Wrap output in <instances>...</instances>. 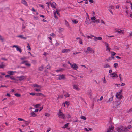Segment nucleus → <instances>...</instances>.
<instances>
[{"label": "nucleus", "mask_w": 132, "mask_h": 132, "mask_svg": "<svg viewBox=\"0 0 132 132\" xmlns=\"http://www.w3.org/2000/svg\"><path fill=\"white\" fill-rule=\"evenodd\" d=\"M58 116L59 117L61 118L62 119H65L66 117L65 115L60 110H59V113L58 114Z\"/></svg>", "instance_id": "nucleus-1"}, {"label": "nucleus", "mask_w": 132, "mask_h": 132, "mask_svg": "<svg viewBox=\"0 0 132 132\" xmlns=\"http://www.w3.org/2000/svg\"><path fill=\"white\" fill-rule=\"evenodd\" d=\"M122 92V90H121L119 92L116 93V96L117 98L120 99L122 98V95L121 94Z\"/></svg>", "instance_id": "nucleus-2"}, {"label": "nucleus", "mask_w": 132, "mask_h": 132, "mask_svg": "<svg viewBox=\"0 0 132 132\" xmlns=\"http://www.w3.org/2000/svg\"><path fill=\"white\" fill-rule=\"evenodd\" d=\"M71 68L73 69H74L75 70H77L78 67L77 66V65L75 63H73L72 64L71 66Z\"/></svg>", "instance_id": "nucleus-3"}, {"label": "nucleus", "mask_w": 132, "mask_h": 132, "mask_svg": "<svg viewBox=\"0 0 132 132\" xmlns=\"http://www.w3.org/2000/svg\"><path fill=\"white\" fill-rule=\"evenodd\" d=\"M94 50L89 47H88L87 48V50L85 51V52L87 53H89L92 52Z\"/></svg>", "instance_id": "nucleus-4"}, {"label": "nucleus", "mask_w": 132, "mask_h": 132, "mask_svg": "<svg viewBox=\"0 0 132 132\" xmlns=\"http://www.w3.org/2000/svg\"><path fill=\"white\" fill-rule=\"evenodd\" d=\"M109 75H110V77H112L113 79L117 78L118 77V75L115 73L110 74Z\"/></svg>", "instance_id": "nucleus-5"}, {"label": "nucleus", "mask_w": 132, "mask_h": 132, "mask_svg": "<svg viewBox=\"0 0 132 132\" xmlns=\"http://www.w3.org/2000/svg\"><path fill=\"white\" fill-rule=\"evenodd\" d=\"M116 129L117 131L118 132H122L124 131H124V128L123 129H121L120 128L117 127Z\"/></svg>", "instance_id": "nucleus-6"}, {"label": "nucleus", "mask_w": 132, "mask_h": 132, "mask_svg": "<svg viewBox=\"0 0 132 132\" xmlns=\"http://www.w3.org/2000/svg\"><path fill=\"white\" fill-rule=\"evenodd\" d=\"M59 79L60 80H64L65 79L64 76V75H59Z\"/></svg>", "instance_id": "nucleus-7"}, {"label": "nucleus", "mask_w": 132, "mask_h": 132, "mask_svg": "<svg viewBox=\"0 0 132 132\" xmlns=\"http://www.w3.org/2000/svg\"><path fill=\"white\" fill-rule=\"evenodd\" d=\"M25 78L23 76H21L20 77H18L17 78V80H19L21 81L22 80L24 79Z\"/></svg>", "instance_id": "nucleus-8"}, {"label": "nucleus", "mask_w": 132, "mask_h": 132, "mask_svg": "<svg viewBox=\"0 0 132 132\" xmlns=\"http://www.w3.org/2000/svg\"><path fill=\"white\" fill-rule=\"evenodd\" d=\"M73 88L75 90L79 91L80 90V89L79 88L78 86L77 85H73Z\"/></svg>", "instance_id": "nucleus-9"}, {"label": "nucleus", "mask_w": 132, "mask_h": 132, "mask_svg": "<svg viewBox=\"0 0 132 132\" xmlns=\"http://www.w3.org/2000/svg\"><path fill=\"white\" fill-rule=\"evenodd\" d=\"M94 39L95 41H96L97 40H101L102 39V38L101 37H94Z\"/></svg>", "instance_id": "nucleus-10"}, {"label": "nucleus", "mask_w": 132, "mask_h": 132, "mask_svg": "<svg viewBox=\"0 0 132 132\" xmlns=\"http://www.w3.org/2000/svg\"><path fill=\"white\" fill-rule=\"evenodd\" d=\"M17 37H19L21 39H23L24 40H26L27 39V37H23V35H20L17 36Z\"/></svg>", "instance_id": "nucleus-11"}, {"label": "nucleus", "mask_w": 132, "mask_h": 132, "mask_svg": "<svg viewBox=\"0 0 132 132\" xmlns=\"http://www.w3.org/2000/svg\"><path fill=\"white\" fill-rule=\"evenodd\" d=\"M130 128H132V126L131 125L128 126L127 127L124 128V131H126L128 130V129H129Z\"/></svg>", "instance_id": "nucleus-12"}, {"label": "nucleus", "mask_w": 132, "mask_h": 132, "mask_svg": "<svg viewBox=\"0 0 132 132\" xmlns=\"http://www.w3.org/2000/svg\"><path fill=\"white\" fill-rule=\"evenodd\" d=\"M70 51V50L69 49H64L62 50V52L63 53H65L68 52V51Z\"/></svg>", "instance_id": "nucleus-13"}, {"label": "nucleus", "mask_w": 132, "mask_h": 132, "mask_svg": "<svg viewBox=\"0 0 132 132\" xmlns=\"http://www.w3.org/2000/svg\"><path fill=\"white\" fill-rule=\"evenodd\" d=\"M51 6L52 8L55 9L56 8L55 5H56V3L55 2H53L52 3H50Z\"/></svg>", "instance_id": "nucleus-14"}, {"label": "nucleus", "mask_w": 132, "mask_h": 132, "mask_svg": "<svg viewBox=\"0 0 132 132\" xmlns=\"http://www.w3.org/2000/svg\"><path fill=\"white\" fill-rule=\"evenodd\" d=\"M114 128V127L112 126L110 128L107 130V132H111V131L113 130Z\"/></svg>", "instance_id": "nucleus-15"}, {"label": "nucleus", "mask_w": 132, "mask_h": 132, "mask_svg": "<svg viewBox=\"0 0 132 132\" xmlns=\"http://www.w3.org/2000/svg\"><path fill=\"white\" fill-rule=\"evenodd\" d=\"M104 43H105V45L106 46V50H109V51H110V48H109L108 47H109V45H108V44L106 42H103Z\"/></svg>", "instance_id": "nucleus-16"}, {"label": "nucleus", "mask_w": 132, "mask_h": 132, "mask_svg": "<svg viewBox=\"0 0 132 132\" xmlns=\"http://www.w3.org/2000/svg\"><path fill=\"white\" fill-rule=\"evenodd\" d=\"M21 3L23 4L26 6H28V4L27 2L25 0H22Z\"/></svg>", "instance_id": "nucleus-17"}, {"label": "nucleus", "mask_w": 132, "mask_h": 132, "mask_svg": "<svg viewBox=\"0 0 132 132\" xmlns=\"http://www.w3.org/2000/svg\"><path fill=\"white\" fill-rule=\"evenodd\" d=\"M116 54V53L113 52H111V54L110 57H111L112 59H113L114 57V56Z\"/></svg>", "instance_id": "nucleus-18"}, {"label": "nucleus", "mask_w": 132, "mask_h": 132, "mask_svg": "<svg viewBox=\"0 0 132 132\" xmlns=\"http://www.w3.org/2000/svg\"><path fill=\"white\" fill-rule=\"evenodd\" d=\"M36 95L37 96H44V95L42 94L39 93H36Z\"/></svg>", "instance_id": "nucleus-19"}, {"label": "nucleus", "mask_w": 132, "mask_h": 132, "mask_svg": "<svg viewBox=\"0 0 132 132\" xmlns=\"http://www.w3.org/2000/svg\"><path fill=\"white\" fill-rule=\"evenodd\" d=\"M90 20L89 18H86V20L85 21V22L87 24H89V23L90 22Z\"/></svg>", "instance_id": "nucleus-20"}, {"label": "nucleus", "mask_w": 132, "mask_h": 132, "mask_svg": "<svg viewBox=\"0 0 132 132\" xmlns=\"http://www.w3.org/2000/svg\"><path fill=\"white\" fill-rule=\"evenodd\" d=\"M36 115L34 112H31L30 114V116L34 117L36 116Z\"/></svg>", "instance_id": "nucleus-21"}, {"label": "nucleus", "mask_w": 132, "mask_h": 132, "mask_svg": "<svg viewBox=\"0 0 132 132\" xmlns=\"http://www.w3.org/2000/svg\"><path fill=\"white\" fill-rule=\"evenodd\" d=\"M64 96H65L66 97H67L69 96L70 95L67 92H64Z\"/></svg>", "instance_id": "nucleus-22"}, {"label": "nucleus", "mask_w": 132, "mask_h": 132, "mask_svg": "<svg viewBox=\"0 0 132 132\" xmlns=\"http://www.w3.org/2000/svg\"><path fill=\"white\" fill-rule=\"evenodd\" d=\"M16 72H13L12 71H9L7 73L8 74H9L10 75H12L14 73Z\"/></svg>", "instance_id": "nucleus-23"}, {"label": "nucleus", "mask_w": 132, "mask_h": 132, "mask_svg": "<svg viewBox=\"0 0 132 132\" xmlns=\"http://www.w3.org/2000/svg\"><path fill=\"white\" fill-rule=\"evenodd\" d=\"M33 86L34 87L41 88V86L36 84H34Z\"/></svg>", "instance_id": "nucleus-24"}, {"label": "nucleus", "mask_w": 132, "mask_h": 132, "mask_svg": "<svg viewBox=\"0 0 132 132\" xmlns=\"http://www.w3.org/2000/svg\"><path fill=\"white\" fill-rule=\"evenodd\" d=\"M26 26H25L23 24H22V30L23 32H25V31L24 30V29L25 28Z\"/></svg>", "instance_id": "nucleus-25"}, {"label": "nucleus", "mask_w": 132, "mask_h": 132, "mask_svg": "<svg viewBox=\"0 0 132 132\" xmlns=\"http://www.w3.org/2000/svg\"><path fill=\"white\" fill-rule=\"evenodd\" d=\"M69 124V123H68L65 124L64 126L62 127V128H65L67 127L68 126V125Z\"/></svg>", "instance_id": "nucleus-26"}, {"label": "nucleus", "mask_w": 132, "mask_h": 132, "mask_svg": "<svg viewBox=\"0 0 132 132\" xmlns=\"http://www.w3.org/2000/svg\"><path fill=\"white\" fill-rule=\"evenodd\" d=\"M113 97L112 96V97L110 98L108 101L107 102V103L110 102L111 101H112L113 100Z\"/></svg>", "instance_id": "nucleus-27"}, {"label": "nucleus", "mask_w": 132, "mask_h": 132, "mask_svg": "<svg viewBox=\"0 0 132 132\" xmlns=\"http://www.w3.org/2000/svg\"><path fill=\"white\" fill-rule=\"evenodd\" d=\"M41 88H35L34 89V90L36 92H40Z\"/></svg>", "instance_id": "nucleus-28"}, {"label": "nucleus", "mask_w": 132, "mask_h": 132, "mask_svg": "<svg viewBox=\"0 0 132 132\" xmlns=\"http://www.w3.org/2000/svg\"><path fill=\"white\" fill-rule=\"evenodd\" d=\"M66 105L67 107L69 106L70 104L69 102L68 101H66L64 103Z\"/></svg>", "instance_id": "nucleus-29"}, {"label": "nucleus", "mask_w": 132, "mask_h": 132, "mask_svg": "<svg viewBox=\"0 0 132 132\" xmlns=\"http://www.w3.org/2000/svg\"><path fill=\"white\" fill-rule=\"evenodd\" d=\"M43 66L42 65L41 67H40L39 68V70L40 71H43Z\"/></svg>", "instance_id": "nucleus-30"}, {"label": "nucleus", "mask_w": 132, "mask_h": 132, "mask_svg": "<svg viewBox=\"0 0 132 132\" xmlns=\"http://www.w3.org/2000/svg\"><path fill=\"white\" fill-rule=\"evenodd\" d=\"M116 32L119 33H123L122 31L120 29H118V30H117Z\"/></svg>", "instance_id": "nucleus-31"}, {"label": "nucleus", "mask_w": 132, "mask_h": 132, "mask_svg": "<svg viewBox=\"0 0 132 132\" xmlns=\"http://www.w3.org/2000/svg\"><path fill=\"white\" fill-rule=\"evenodd\" d=\"M16 49L17 51H19L20 52V53H21V52L22 50L20 48H19V47H18V48H17Z\"/></svg>", "instance_id": "nucleus-32"}, {"label": "nucleus", "mask_w": 132, "mask_h": 132, "mask_svg": "<svg viewBox=\"0 0 132 132\" xmlns=\"http://www.w3.org/2000/svg\"><path fill=\"white\" fill-rule=\"evenodd\" d=\"M66 117L67 118H70L71 117V116L70 114H68L66 115Z\"/></svg>", "instance_id": "nucleus-33"}, {"label": "nucleus", "mask_w": 132, "mask_h": 132, "mask_svg": "<svg viewBox=\"0 0 132 132\" xmlns=\"http://www.w3.org/2000/svg\"><path fill=\"white\" fill-rule=\"evenodd\" d=\"M110 67V66L108 64H105V65L104 66V68H109Z\"/></svg>", "instance_id": "nucleus-34"}, {"label": "nucleus", "mask_w": 132, "mask_h": 132, "mask_svg": "<svg viewBox=\"0 0 132 132\" xmlns=\"http://www.w3.org/2000/svg\"><path fill=\"white\" fill-rule=\"evenodd\" d=\"M54 16L56 19L58 18L57 16H56V12H54Z\"/></svg>", "instance_id": "nucleus-35"}, {"label": "nucleus", "mask_w": 132, "mask_h": 132, "mask_svg": "<svg viewBox=\"0 0 132 132\" xmlns=\"http://www.w3.org/2000/svg\"><path fill=\"white\" fill-rule=\"evenodd\" d=\"M18 120L19 121H23L25 122H26V121L24 120L23 119H22V118H18Z\"/></svg>", "instance_id": "nucleus-36"}, {"label": "nucleus", "mask_w": 132, "mask_h": 132, "mask_svg": "<svg viewBox=\"0 0 132 132\" xmlns=\"http://www.w3.org/2000/svg\"><path fill=\"white\" fill-rule=\"evenodd\" d=\"M60 11V10L59 9H57L56 10V12L57 14L58 15H60V14L59 13V12Z\"/></svg>", "instance_id": "nucleus-37"}, {"label": "nucleus", "mask_w": 132, "mask_h": 132, "mask_svg": "<svg viewBox=\"0 0 132 132\" xmlns=\"http://www.w3.org/2000/svg\"><path fill=\"white\" fill-rule=\"evenodd\" d=\"M10 78L12 80H17V78H14L13 77H11V76L10 77Z\"/></svg>", "instance_id": "nucleus-38"}, {"label": "nucleus", "mask_w": 132, "mask_h": 132, "mask_svg": "<svg viewBox=\"0 0 132 132\" xmlns=\"http://www.w3.org/2000/svg\"><path fill=\"white\" fill-rule=\"evenodd\" d=\"M72 22L74 24L77 23L78 22V21L75 20H72Z\"/></svg>", "instance_id": "nucleus-39"}, {"label": "nucleus", "mask_w": 132, "mask_h": 132, "mask_svg": "<svg viewBox=\"0 0 132 132\" xmlns=\"http://www.w3.org/2000/svg\"><path fill=\"white\" fill-rule=\"evenodd\" d=\"M27 48H28V50H30L31 49L29 44L28 43H27Z\"/></svg>", "instance_id": "nucleus-40"}, {"label": "nucleus", "mask_w": 132, "mask_h": 132, "mask_svg": "<svg viewBox=\"0 0 132 132\" xmlns=\"http://www.w3.org/2000/svg\"><path fill=\"white\" fill-rule=\"evenodd\" d=\"M40 105V104H38L36 105H35L34 106L35 108H38Z\"/></svg>", "instance_id": "nucleus-41"}, {"label": "nucleus", "mask_w": 132, "mask_h": 132, "mask_svg": "<svg viewBox=\"0 0 132 132\" xmlns=\"http://www.w3.org/2000/svg\"><path fill=\"white\" fill-rule=\"evenodd\" d=\"M112 60V58L111 57H109L106 60L108 62H109L111 60Z\"/></svg>", "instance_id": "nucleus-42"}, {"label": "nucleus", "mask_w": 132, "mask_h": 132, "mask_svg": "<svg viewBox=\"0 0 132 132\" xmlns=\"http://www.w3.org/2000/svg\"><path fill=\"white\" fill-rule=\"evenodd\" d=\"M80 118L83 120H86V118L84 116H81L80 117Z\"/></svg>", "instance_id": "nucleus-43"}, {"label": "nucleus", "mask_w": 132, "mask_h": 132, "mask_svg": "<svg viewBox=\"0 0 132 132\" xmlns=\"http://www.w3.org/2000/svg\"><path fill=\"white\" fill-rule=\"evenodd\" d=\"M14 95H15L18 97H20L21 96V95L20 94L18 93L15 94Z\"/></svg>", "instance_id": "nucleus-44"}, {"label": "nucleus", "mask_w": 132, "mask_h": 132, "mask_svg": "<svg viewBox=\"0 0 132 132\" xmlns=\"http://www.w3.org/2000/svg\"><path fill=\"white\" fill-rule=\"evenodd\" d=\"M28 62V61H23L22 62H21V63H20V64H24L25 63H26V62Z\"/></svg>", "instance_id": "nucleus-45"}, {"label": "nucleus", "mask_w": 132, "mask_h": 132, "mask_svg": "<svg viewBox=\"0 0 132 132\" xmlns=\"http://www.w3.org/2000/svg\"><path fill=\"white\" fill-rule=\"evenodd\" d=\"M51 67L49 65H47L46 67L45 68H46L47 69H49Z\"/></svg>", "instance_id": "nucleus-46"}, {"label": "nucleus", "mask_w": 132, "mask_h": 132, "mask_svg": "<svg viewBox=\"0 0 132 132\" xmlns=\"http://www.w3.org/2000/svg\"><path fill=\"white\" fill-rule=\"evenodd\" d=\"M45 116L47 117H49L50 116V114L48 113H46L45 114Z\"/></svg>", "instance_id": "nucleus-47"}, {"label": "nucleus", "mask_w": 132, "mask_h": 132, "mask_svg": "<svg viewBox=\"0 0 132 132\" xmlns=\"http://www.w3.org/2000/svg\"><path fill=\"white\" fill-rule=\"evenodd\" d=\"M100 22V21L99 19H97L96 20H95L94 21H93V23L95 22H98L99 23Z\"/></svg>", "instance_id": "nucleus-48"}, {"label": "nucleus", "mask_w": 132, "mask_h": 132, "mask_svg": "<svg viewBox=\"0 0 132 132\" xmlns=\"http://www.w3.org/2000/svg\"><path fill=\"white\" fill-rule=\"evenodd\" d=\"M103 99V97L102 96H101L100 98V99H98L97 100V102H98L99 101H101Z\"/></svg>", "instance_id": "nucleus-49"}, {"label": "nucleus", "mask_w": 132, "mask_h": 132, "mask_svg": "<svg viewBox=\"0 0 132 132\" xmlns=\"http://www.w3.org/2000/svg\"><path fill=\"white\" fill-rule=\"evenodd\" d=\"M96 19V18L95 16H93L91 17V20H95Z\"/></svg>", "instance_id": "nucleus-50"}, {"label": "nucleus", "mask_w": 132, "mask_h": 132, "mask_svg": "<svg viewBox=\"0 0 132 132\" xmlns=\"http://www.w3.org/2000/svg\"><path fill=\"white\" fill-rule=\"evenodd\" d=\"M79 42L80 44H82L83 43L82 42V40L81 39H80L79 40Z\"/></svg>", "instance_id": "nucleus-51"}, {"label": "nucleus", "mask_w": 132, "mask_h": 132, "mask_svg": "<svg viewBox=\"0 0 132 132\" xmlns=\"http://www.w3.org/2000/svg\"><path fill=\"white\" fill-rule=\"evenodd\" d=\"M118 64L117 63H114V66L115 68H116L118 66Z\"/></svg>", "instance_id": "nucleus-52"}, {"label": "nucleus", "mask_w": 132, "mask_h": 132, "mask_svg": "<svg viewBox=\"0 0 132 132\" xmlns=\"http://www.w3.org/2000/svg\"><path fill=\"white\" fill-rule=\"evenodd\" d=\"M63 98V96L62 95H59L57 98Z\"/></svg>", "instance_id": "nucleus-53"}, {"label": "nucleus", "mask_w": 132, "mask_h": 132, "mask_svg": "<svg viewBox=\"0 0 132 132\" xmlns=\"http://www.w3.org/2000/svg\"><path fill=\"white\" fill-rule=\"evenodd\" d=\"M25 65L27 66H30L31 65V64L29 63H25Z\"/></svg>", "instance_id": "nucleus-54"}, {"label": "nucleus", "mask_w": 132, "mask_h": 132, "mask_svg": "<svg viewBox=\"0 0 132 132\" xmlns=\"http://www.w3.org/2000/svg\"><path fill=\"white\" fill-rule=\"evenodd\" d=\"M121 74H120L119 75V77L120 78L121 82L122 81V79H121Z\"/></svg>", "instance_id": "nucleus-55"}, {"label": "nucleus", "mask_w": 132, "mask_h": 132, "mask_svg": "<svg viewBox=\"0 0 132 132\" xmlns=\"http://www.w3.org/2000/svg\"><path fill=\"white\" fill-rule=\"evenodd\" d=\"M30 95H36V93H30Z\"/></svg>", "instance_id": "nucleus-56"}, {"label": "nucleus", "mask_w": 132, "mask_h": 132, "mask_svg": "<svg viewBox=\"0 0 132 132\" xmlns=\"http://www.w3.org/2000/svg\"><path fill=\"white\" fill-rule=\"evenodd\" d=\"M11 76L10 75H6L5 76V77L6 78L10 77V78Z\"/></svg>", "instance_id": "nucleus-57"}, {"label": "nucleus", "mask_w": 132, "mask_h": 132, "mask_svg": "<svg viewBox=\"0 0 132 132\" xmlns=\"http://www.w3.org/2000/svg\"><path fill=\"white\" fill-rule=\"evenodd\" d=\"M51 130V128H48V129L47 130L46 132H49Z\"/></svg>", "instance_id": "nucleus-58"}, {"label": "nucleus", "mask_w": 132, "mask_h": 132, "mask_svg": "<svg viewBox=\"0 0 132 132\" xmlns=\"http://www.w3.org/2000/svg\"><path fill=\"white\" fill-rule=\"evenodd\" d=\"M5 66L4 65H0V68H3Z\"/></svg>", "instance_id": "nucleus-59"}, {"label": "nucleus", "mask_w": 132, "mask_h": 132, "mask_svg": "<svg viewBox=\"0 0 132 132\" xmlns=\"http://www.w3.org/2000/svg\"><path fill=\"white\" fill-rule=\"evenodd\" d=\"M0 40H2V42H3V39L2 38L1 36L0 37Z\"/></svg>", "instance_id": "nucleus-60"}, {"label": "nucleus", "mask_w": 132, "mask_h": 132, "mask_svg": "<svg viewBox=\"0 0 132 132\" xmlns=\"http://www.w3.org/2000/svg\"><path fill=\"white\" fill-rule=\"evenodd\" d=\"M26 57H21L20 58V59L21 60H23L25 59H26Z\"/></svg>", "instance_id": "nucleus-61"}, {"label": "nucleus", "mask_w": 132, "mask_h": 132, "mask_svg": "<svg viewBox=\"0 0 132 132\" xmlns=\"http://www.w3.org/2000/svg\"><path fill=\"white\" fill-rule=\"evenodd\" d=\"M18 47L17 46V45H14L13 46V47H15V48H18Z\"/></svg>", "instance_id": "nucleus-62"}, {"label": "nucleus", "mask_w": 132, "mask_h": 132, "mask_svg": "<svg viewBox=\"0 0 132 132\" xmlns=\"http://www.w3.org/2000/svg\"><path fill=\"white\" fill-rule=\"evenodd\" d=\"M38 111V109H35V110L34 112H37Z\"/></svg>", "instance_id": "nucleus-63"}, {"label": "nucleus", "mask_w": 132, "mask_h": 132, "mask_svg": "<svg viewBox=\"0 0 132 132\" xmlns=\"http://www.w3.org/2000/svg\"><path fill=\"white\" fill-rule=\"evenodd\" d=\"M132 111V107L129 110V112H131Z\"/></svg>", "instance_id": "nucleus-64"}]
</instances>
